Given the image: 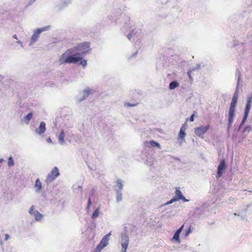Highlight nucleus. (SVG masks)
<instances>
[{
    "label": "nucleus",
    "mask_w": 252,
    "mask_h": 252,
    "mask_svg": "<svg viewBox=\"0 0 252 252\" xmlns=\"http://www.w3.org/2000/svg\"><path fill=\"white\" fill-rule=\"evenodd\" d=\"M2 77V75H0V77Z\"/></svg>",
    "instance_id": "ea45409f"
},
{
    "label": "nucleus",
    "mask_w": 252,
    "mask_h": 252,
    "mask_svg": "<svg viewBox=\"0 0 252 252\" xmlns=\"http://www.w3.org/2000/svg\"><path fill=\"white\" fill-rule=\"evenodd\" d=\"M13 37L14 38H15V39H16V34L14 35L13 36Z\"/></svg>",
    "instance_id": "4c0bfd02"
},
{
    "label": "nucleus",
    "mask_w": 252,
    "mask_h": 252,
    "mask_svg": "<svg viewBox=\"0 0 252 252\" xmlns=\"http://www.w3.org/2000/svg\"><path fill=\"white\" fill-rule=\"evenodd\" d=\"M226 165L224 159L222 160L218 167V176L217 178H220L221 176L223 171L225 169Z\"/></svg>",
    "instance_id": "6e6552de"
},
{
    "label": "nucleus",
    "mask_w": 252,
    "mask_h": 252,
    "mask_svg": "<svg viewBox=\"0 0 252 252\" xmlns=\"http://www.w3.org/2000/svg\"><path fill=\"white\" fill-rule=\"evenodd\" d=\"M91 50L89 42L81 43L74 48L66 50L59 58V62L60 64L73 63L85 67L87 65V61L83 60L81 56L88 53Z\"/></svg>",
    "instance_id": "f257e3e1"
},
{
    "label": "nucleus",
    "mask_w": 252,
    "mask_h": 252,
    "mask_svg": "<svg viewBox=\"0 0 252 252\" xmlns=\"http://www.w3.org/2000/svg\"><path fill=\"white\" fill-rule=\"evenodd\" d=\"M191 232V226H190L188 228V230L187 231L186 235H188Z\"/></svg>",
    "instance_id": "c756f323"
},
{
    "label": "nucleus",
    "mask_w": 252,
    "mask_h": 252,
    "mask_svg": "<svg viewBox=\"0 0 252 252\" xmlns=\"http://www.w3.org/2000/svg\"><path fill=\"white\" fill-rule=\"evenodd\" d=\"M9 236L8 234H6L5 235V241L9 239Z\"/></svg>",
    "instance_id": "f704fd0d"
},
{
    "label": "nucleus",
    "mask_w": 252,
    "mask_h": 252,
    "mask_svg": "<svg viewBox=\"0 0 252 252\" xmlns=\"http://www.w3.org/2000/svg\"><path fill=\"white\" fill-rule=\"evenodd\" d=\"M251 129V126H247V127H246L245 128L244 130H245V131H246V130H248L249 131Z\"/></svg>",
    "instance_id": "72a5a7b5"
},
{
    "label": "nucleus",
    "mask_w": 252,
    "mask_h": 252,
    "mask_svg": "<svg viewBox=\"0 0 252 252\" xmlns=\"http://www.w3.org/2000/svg\"><path fill=\"white\" fill-rule=\"evenodd\" d=\"M184 227V225H183L180 228H179L177 230V231L175 232L176 233H177V234H180V233L181 232L183 228Z\"/></svg>",
    "instance_id": "cd10ccee"
},
{
    "label": "nucleus",
    "mask_w": 252,
    "mask_h": 252,
    "mask_svg": "<svg viewBox=\"0 0 252 252\" xmlns=\"http://www.w3.org/2000/svg\"><path fill=\"white\" fill-rule=\"evenodd\" d=\"M34 216L36 220H40L42 218V215L39 213L38 211H35L34 213Z\"/></svg>",
    "instance_id": "2eb2a0df"
},
{
    "label": "nucleus",
    "mask_w": 252,
    "mask_h": 252,
    "mask_svg": "<svg viewBox=\"0 0 252 252\" xmlns=\"http://www.w3.org/2000/svg\"><path fill=\"white\" fill-rule=\"evenodd\" d=\"M188 121V119H187L186 120L185 123L180 128V132L179 133V136L182 139H183L185 138V135H186V133L185 131V130L187 126V121Z\"/></svg>",
    "instance_id": "1a4fd4ad"
},
{
    "label": "nucleus",
    "mask_w": 252,
    "mask_h": 252,
    "mask_svg": "<svg viewBox=\"0 0 252 252\" xmlns=\"http://www.w3.org/2000/svg\"><path fill=\"white\" fill-rule=\"evenodd\" d=\"M184 227V225H183L180 228H179L177 230V231L175 232L176 233H177V234H180V233L181 232L183 228Z\"/></svg>",
    "instance_id": "bb28decb"
},
{
    "label": "nucleus",
    "mask_w": 252,
    "mask_h": 252,
    "mask_svg": "<svg viewBox=\"0 0 252 252\" xmlns=\"http://www.w3.org/2000/svg\"><path fill=\"white\" fill-rule=\"evenodd\" d=\"M65 134L63 132V130H62L59 136V142L63 144L64 142V139Z\"/></svg>",
    "instance_id": "4468645a"
},
{
    "label": "nucleus",
    "mask_w": 252,
    "mask_h": 252,
    "mask_svg": "<svg viewBox=\"0 0 252 252\" xmlns=\"http://www.w3.org/2000/svg\"><path fill=\"white\" fill-rule=\"evenodd\" d=\"M128 241L126 240L125 243H123L122 244L123 252H126V249L128 247Z\"/></svg>",
    "instance_id": "f3484780"
},
{
    "label": "nucleus",
    "mask_w": 252,
    "mask_h": 252,
    "mask_svg": "<svg viewBox=\"0 0 252 252\" xmlns=\"http://www.w3.org/2000/svg\"><path fill=\"white\" fill-rule=\"evenodd\" d=\"M251 107V104H247L246 103V108L245 109V112L249 113Z\"/></svg>",
    "instance_id": "412c9836"
},
{
    "label": "nucleus",
    "mask_w": 252,
    "mask_h": 252,
    "mask_svg": "<svg viewBox=\"0 0 252 252\" xmlns=\"http://www.w3.org/2000/svg\"><path fill=\"white\" fill-rule=\"evenodd\" d=\"M179 83L176 81L171 82L169 84V88L171 90L174 89L175 88L178 87Z\"/></svg>",
    "instance_id": "dca6fc26"
},
{
    "label": "nucleus",
    "mask_w": 252,
    "mask_h": 252,
    "mask_svg": "<svg viewBox=\"0 0 252 252\" xmlns=\"http://www.w3.org/2000/svg\"><path fill=\"white\" fill-rule=\"evenodd\" d=\"M252 95H250L248 97L247 100V104H252Z\"/></svg>",
    "instance_id": "5701e85b"
},
{
    "label": "nucleus",
    "mask_w": 252,
    "mask_h": 252,
    "mask_svg": "<svg viewBox=\"0 0 252 252\" xmlns=\"http://www.w3.org/2000/svg\"><path fill=\"white\" fill-rule=\"evenodd\" d=\"M117 185L118 186V187L120 189H122V187H123V185H122V182L120 180H118L117 181Z\"/></svg>",
    "instance_id": "393cba45"
},
{
    "label": "nucleus",
    "mask_w": 252,
    "mask_h": 252,
    "mask_svg": "<svg viewBox=\"0 0 252 252\" xmlns=\"http://www.w3.org/2000/svg\"><path fill=\"white\" fill-rule=\"evenodd\" d=\"M210 128V126L207 125L205 126H201L194 129V133L199 137H202Z\"/></svg>",
    "instance_id": "39448f33"
},
{
    "label": "nucleus",
    "mask_w": 252,
    "mask_h": 252,
    "mask_svg": "<svg viewBox=\"0 0 252 252\" xmlns=\"http://www.w3.org/2000/svg\"><path fill=\"white\" fill-rule=\"evenodd\" d=\"M137 104V103H135V104H131L130 103H126L125 104V105L127 106V107H133V106H136Z\"/></svg>",
    "instance_id": "b1692460"
},
{
    "label": "nucleus",
    "mask_w": 252,
    "mask_h": 252,
    "mask_svg": "<svg viewBox=\"0 0 252 252\" xmlns=\"http://www.w3.org/2000/svg\"><path fill=\"white\" fill-rule=\"evenodd\" d=\"M48 28L49 27H43L39 29H37L36 31H35L31 37V44H32L36 41L38 37H39L41 32L47 30Z\"/></svg>",
    "instance_id": "423d86ee"
},
{
    "label": "nucleus",
    "mask_w": 252,
    "mask_h": 252,
    "mask_svg": "<svg viewBox=\"0 0 252 252\" xmlns=\"http://www.w3.org/2000/svg\"><path fill=\"white\" fill-rule=\"evenodd\" d=\"M132 33H129V34L127 35V38H128L129 39H130L132 38Z\"/></svg>",
    "instance_id": "473e14b6"
},
{
    "label": "nucleus",
    "mask_w": 252,
    "mask_h": 252,
    "mask_svg": "<svg viewBox=\"0 0 252 252\" xmlns=\"http://www.w3.org/2000/svg\"><path fill=\"white\" fill-rule=\"evenodd\" d=\"M91 203V199L89 198L88 201V207L90 206Z\"/></svg>",
    "instance_id": "c9c22d12"
},
{
    "label": "nucleus",
    "mask_w": 252,
    "mask_h": 252,
    "mask_svg": "<svg viewBox=\"0 0 252 252\" xmlns=\"http://www.w3.org/2000/svg\"><path fill=\"white\" fill-rule=\"evenodd\" d=\"M98 215H99V210H98V209H96L93 213L92 217V218L94 219V218H96L98 216Z\"/></svg>",
    "instance_id": "6ab92c4d"
},
{
    "label": "nucleus",
    "mask_w": 252,
    "mask_h": 252,
    "mask_svg": "<svg viewBox=\"0 0 252 252\" xmlns=\"http://www.w3.org/2000/svg\"><path fill=\"white\" fill-rule=\"evenodd\" d=\"M194 113L195 112H194V113L190 116V118L189 119V121L190 122H193L194 121ZM189 120V118H188Z\"/></svg>",
    "instance_id": "c85d7f7f"
},
{
    "label": "nucleus",
    "mask_w": 252,
    "mask_h": 252,
    "mask_svg": "<svg viewBox=\"0 0 252 252\" xmlns=\"http://www.w3.org/2000/svg\"><path fill=\"white\" fill-rule=\"evenodd\" d=\"M34 187L36 189L37 191H39L41 190L42 188V183L39 181V179H37L35 181Z\"/></svg>",
    "instance_id": "ddd939ff"
},
{
    "label": "nucleus",
    "mask_w": 252,
    "mask_h": 252,
    "mask_svg": "<svg viewBox=\"0 0 252 252\" xmlns=\"http://www.w3.org/2000/svg\"><path fill=\"white\" fill-rule=\"evenodd\" d=\"M239 78L238 80V86H239ZM238 97V86H237V88L233 95V96L231 102L230 103V106L229 110L228 113V126H231L233 122V118L235 115V107L237 102V99Z\"/></svg>",
    "instance_id": "f03ea898"
},
{
    "label": "nucleus",
    "mask_w": 252,
    "mask_h": 252,
    "mask_svg": "<svg viewBox=\"0 0 252 252\" xmlns=\"http://www.w3.org/2000/svg\"><path fill=\"white\" fill-rule=\"evenodd\" d=\"M179 235H180V234L175 233V234L173 236V239L175 240V241H176L177 242L179 243L180 242V238H179Z\"/></svg>",
    "instance_id": "aec40b11"
},
{
    "label": "nucleus",
    "mask_w": 252,
    "mask_h": 252,
    "mask_svg": "<svg viewBox=\"0 0 252 252\" xmlns=\"http://www.w3.org/2000/svg\"><path fill=\"white\" fill-rule=\"evenodd\" d=\"M144 145L146 147L148 148L157 147L158 149L160 148V146L159 144L154 140L145 141L144 142Z\"/></svg>",
    "instance_id": "9d476101"
},
{
    "label": "nucleus",
    "mask_w": 252,
    "mask_h": 252,
    "mask_svg": "<svg viewBox=\"0 0 252 252\" xmlns=\"http://www.w3.org/2000/svg\"><path fill=\"white\" fill-rule=\"evenodd\" d=\"M59 175L60 172L58 168L57 167H54L50 173L47 175L46 182L47 183H51Z\"/></svg>",
    "instance_id": "20e7f679"
},
{
    "label": "nucleus",
    "mask_w": 252,
    "mask_h": 252,
    "mask_svg": "<svg viewBox=\"0 0 252 252\" xmlns=\"http://www.w3.org/2000/svg\"><path fill=\"white\" fill-rule=\"evenodd\" d=\"M46 141L48 143H52L53 142L52 141V139L50 138V137H48L47 139H46Z\"/></svg>",
    "instance_id": "7c9ffc66"
},
{
    "label": "nucleus",
    "mask_w": 252,
    "mask_h": 252,
    "mask_svg": "<svg viewBox=\"0 0 252 252\" xmlns=\"http://www.w3.org/2000/svg\"><path fill=\"white\" fill-rule=\"evenodd\" d=\"M85 92L87 94H90V93H91V92H92V90H85Z\"/></svg>",
    "instance_id": "2f4dec72"
},
{
    "label": "nucleus",
    "mask_w": 252,
    "mask_h": 252,
    "mask_svg": "<svg viewBox=\"0 0 252 252\" xmlns=\"http://www.w3.org/2000/svg\"><path fill=\"white\" fill-rule=\"evenodd\" d=\"M0 244H2V241H0Z\"/></svg>",
    "instance_id": "58836bf2"
},
{
    "label": "nucleus",
    "mask_w": 252,
    "mask_h": 252,
    "mask_svg": "<svg viewBox=\"0 0 252 252\" xmlns=\"http://www.w3.org/2000/svg\"><path fill=\"white\" fill-rule=\"evenodd\" d=\"M176 196L174 198L172 199L170 201H169L167 204H170L173 203L174 201L179 200L180 199H182L184 201H187V199L182 195V192L180 191L179 188H176L175 191Z\"/></svg>",
    "instance_id": "0eeeda50"
},
{
    "label": "nucleus",
    "mask_w": 252,
    "mask_h": 252,
    "mask_svg": "<svg viewBox=\"0 0 252 252\" xmlns=\"http://www.w3.org/2000/svg\"><path fill=\"white\" fill-rule=\"evenodd\" d=\"M46 124L44 122H41L39 127L36 129V132L39 134L43 133L46 131Z\"/></svg>",
    "instance_id": "9b49d317"
},
{
    "label": "nucleus",
    "mask_w": 252,
    "mask_h": 252,
    "mask_svg": "<svg viewBox=\"0 0 252 252\" xmlns=\"http://www.w3.org/2000/svg\"><path fill=\"white\" fill-rule=\"evenodd\" d=\"M35 211H34V207L33 206H32L31 207V208H30V210L29 211V212L30 214H32V215H34V212Z\"/></svg>",
    "instance_id": "4be33fe9"
},
{
    "label": "nucleus",
    "mask_w": 252,
    "mask_h": 252,
    "mask_svg": "<svg viewBox=\"0 0 252 252\" xmlns=\"http://www.w3.org/2000/svg\"><path fill=\"white\" fill-rule=\"evenodd\" d=\"M111 233H109L103 237L100 242L96 246L94 252H100L108 244V241L109 240V237Z\"/></svg>",
    "instance_id": "7ed1b4c3"
},
{
    "label": "nucleus",
    "mask_w": 252,
    "mask_h": 252,
    "mask_svg": "<svg viewBox=\"0 0 252 252\" xmlns=\"http://www.w3.org/2000/svg\"><path fill=\"white\" fill-rule=\"evenodd\" d=\"M7 164L9 167L12 166L14 165V160L11 156L8 158Z\"/></svg>",
    "instance_id": "a211bd4d"
},
{
    "label": "nucleus",
    "mask_w": 252,
    "mask_h": 252,
    "mask_svg": "<svg viewBox=\"0 0 252 252\" xmlns=\"http://www.w3.org/2000/svg\"><path fill=\"white\" fill-rule=\"evenodd\" d=\"M4 161V160L2 158L0 159V162H2Z\"/></svg>",
    "instance_id": "e433bc0d"
},
{
    "label": "nucleus",
    "mask_w": 252,
    "mask_h": 252,
    "mask_svg": "<svg viewBox=\"0 0 252 252\" xmlns=\"http://www.w3.org/2000/svg\"><path fill=\"white\" fill-rule=\"evenodd\" d=\"M32 113H30L26 116H25L23 119L22 120V122L23 123L28 125L30 121L32 118Z\"/></svg>",
    "instance_id": "f8f14e48"
},
{
    "label": "nucleus",
    "mask_w": 252,
    "mask_h": 252,
    "mask_svg": "<svg viewBox=\"0 0 252 252\" xmlns=\"http://www.w3.org/2000/svg\"><path fill=\"white\" fill-rule=\"evenodd\" d=\"M248 115H249V113H247L245 112L244 115V117L243 118V121H242L243 123L245 122V121L247 120Z\"/></svg>",
    "instance_id": "a878e982"
}]
</instances>
